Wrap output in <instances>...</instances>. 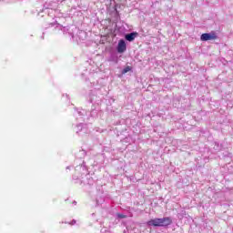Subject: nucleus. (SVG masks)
<instances>
[{
    "label": "nucleus",
    "mask_w": 233,
    "mask_h": 233,
    "mask_svg": "<svg viewBox=\"0 0 233 233\" xmlns=\"http://www.w3.org/2000/svg\"><path fill=\"white\" fill-rule=\"evenodd\" d=\"M88 116L91 117H97V110L92 109L89 112L81 108L75 109L74 116L76 117V121H79V124L76 126V132L78 134V136H85V134H88V129L83 126V121H85L86 117L87 119H90Z\"/></svg>",
    "instance_id": "f257e3e1"
},
{
    "label": "nucleus",
    "mask_w": 233,
    "mask_h": 233,
    "mask_svg": "<svg viewBox=\"0 0 233 233\" xmlns=\"http://www.w3.org/2000/svg\"><path fill=\"white\" fill-rule=\"evenodd\" d=\"M172 224V218L170 217H164L162 218H152L147 221V227H170Z\"/></svg>",
    "instance_id": "f03ea898"
},
{
    "label": "nucleus",
    "mask_w": 233,
    "mask_h": 233,
    "mask_svg": "<svg viewBox=\"0 0 233 233\" xmlns=\"http://www.w3.org/2000/svg\"><path fill=\"white\" fill-rule=\"evenodd\" d=\"M75 170L76 175L73 177V179H78L79 177H83V176L88 175V169L86 168L85 162H83L82 165L76 166Z\"/></svg>",
    "instance_id": "7ed1b4c3"
},
{
    "label": "nucleus",
    "mask_w": 233,
    "mask_h": 233,
    "mask_svg": "<svg viewBox=\"0 0 233 233\" xmlns=\"http://www.w3.org/2000/svg\"><path fill=\"white\" fill-rule=\"evenodd\" d=\"M218 38V35L215 32L204 33L200 35L201 41H214Z\"/></svg>",
    "instance_id": "20e7f679"
},
{
    "label": "nucleus",
    "mask_w": 233,
    "mask_h": 233,
    "mask_svg": "<svg viewBox=\"0 0 233 233\" xmlns=\"http://www.w3.org/2000/svg\"><path fill=\"white\" fill-rule=\"evenodd\" d=\"M116 50L118 54H123L127 51V43L124 39L119 40Z\"/></svg>",
    "instance_id": "39448f33"
},
{
    "label": "nucleus",
    "mask_w": 233,
    "mask_h": 233,
    "mask_svg": "<svg viewBox=\"0 0 233 233\" xmlns=\"http://www.w3.org/2000/svg\"><path fill=\"white\" fill-rule=\"evenodd\" d=\"M56 28L57 30H62V32H63L64 34L68 33L69 35H71V37H74V33L68 32V31L70 30V26H63V25H61L60 24H56Z\"/></svg>",
    "instance_id": "423d86ee"
},
{
    "label": "nucleus",
    "mask_w": 233,
    "mask_h": 233,
    "mask_svg": "<svg viewBox=\"0 0 233 233\" xmlns=\"http://www.w3.org/2000/svg\"><path fill=\"white\" fill-rule=\"evenodd\" d=\"M137 37V32H132L125 35L126 41H129V43H132V41H134V39H136Z\"/></svg>",
    "instance_id": "0eeeda50"
},
{
    "label": "nucleus",
    "mask_w": 233,
    "mask_h": 233,
    "mask_svg": "<svg viewBox=\"0 0 233 233\" xmlns=\"http://www.w3.org/2000/svg\"><path fill=\"white\" fill-rule=\"evenodd\" d=\"M107 61L109 63H115V65H117V63H119V57H117L116 54H111Z\"/></svg>",
    "instance_id": "6e6552de"
},
{
    "label": "nucleus",
    "mask_w": 233,
    "mask_h": 233,
    "mask_svg": "<svg viewBox=\"0 0 233 233\" xmlns=\"http://www.w3.org/2000/svg\"><path fill=\"white\" fill-rule=\"evenodd\" d=\"M92 95H89V102L90 103H99V97L96 96V91L91 92Z\"/></svg>",
    "instance_id": "1a4fd4ad"
},
{
    "label": "nucleus",
    "mask_w": 233,
    "mask_h": 233,
    "mask_svg": "<svg viewBox=\"0 0 233 233\" xmlns=\"http://www.w3.org/2000/svg\"><path fill=\"white\" fill-rule=\"evenodd\" d=\"M86 180H82L84 185H94V179L90 177V174L86 175Z\"/></svg>",
    "instance_id": "9d476101"
},
{
    "label": "nucleus",
    "mask_w": 233,
    "mask_h": 233,
    "mask_svg": "<svg viewBox=\"0 0 233 233\" xmlns=\"http://www.w3.org/2000/svg\"><path fill=\"white\" fill-rule=\"evenodd\" d=\"M86 180H82L84 185H94V179L90 177V174L86 175Z\"/></svg>",
    "instance_id": "9b49d317"
},
{
    "label": "nucleus",
    "mask_w": 233,
    "mask_h": 233,
    "mask_svg": "<svg viewBox=\"0 0 233 233\" xmlns=\"http://www.w3.org/2000/svg\"><path fill=\"white\" fill-rule=\"evenodd\" d=\"M132 70V67L130 66H126L123 70H122V74H128V72H130Z\"/></svg>",
    "instance_id": "f8f14e48"
},
{
    "label": "nucleus",
    "mask_w": 233,
    "mask_h": 233,
    "mask_svg": "<svg viewBox=\"0 0 233 233\" xmlns=\"http://www.w3.org/2000/svg\"><path fill=\"white\" fill-rule=\"evenodd\" d=\"M116 217L118 218V219H125L127 218V215L121 214V213H117Z\"/></svg>",
    "instance_id": "ddd939ff"
},
{
    "label": "nucleus",
    "mask_w": 233,
    "mask_h": 233,
    "mask_svg": "<svg viewBox=\"0 0 233 233\" xmlns=\"http://www.w3.org/2000/svg\"><path fill=\"white\" fill-rule=\"evenodd\" d=\"M70 225H76V220L73 219V220L71 221Z\"/></svg>",
    "instance_id": "4468645a"
},
{
    "label": "nucleus",
    "mask_w": 233,
    "mask_h": 233,
    "mask_svg": "<svg viewBox=\"0 0 233 233\" xmlns=\"http://www.w3.org/2000/svg\"><path fill=\"white\" fill-rule=\"evenodd\" d=\"M49 25H50V26H55V25H56L55 23H51V24H49Z\"/></svg>",
    "instance_id": "2eb2a0df"
},
{
    "label": "nucleus",
    "mask_w": 233,
    "mask_h": 233,
    "mask_svg": "<svg viewBox=\"0 0 233 233\" xmlns=\"http://www.w3.org/2000/svg\"><path fill=\"white\" fill-rule=\"evenodd\" d=\"M66 170H70V167H66Z\"/></svg>",
    "instance_id": "dca6fc26"
},
{
    "label": "nucleus",
    "mask_w": 233,
    "mask_h": 233,
    "mask_svg": "<svg viewBox=\"0 0 233 233\" xmlns=\"http://www.w3.org/2000/svg\"><path fill=\"white\" fill-rule=\"evenodd\" d=\"M77 202L74 201V204L76 205Z\"/></svg>",
    "instance_id": "f3484780"
},
{
    "label": "nucleus",
    "mask_w": 233,
    "mask_h": 233,
    "mask_svg": "<svg viewBox=\"0 0 233 233\" xmlns=\"http://www.w3.org/2000/svg\"><path fill=\"white\" fill-rule=\"evenodd\" d=\"M3 1H5V0H0V3L3 2Z\"/></svg>",
    "instance_id": "a211bd4d"
}]
</instances>
